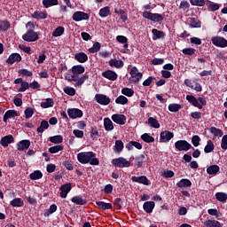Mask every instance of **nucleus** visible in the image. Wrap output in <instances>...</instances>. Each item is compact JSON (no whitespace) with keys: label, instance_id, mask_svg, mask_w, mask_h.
Returning a JSON list of instances; mask_svg holds the SVG:
<instances>
[{"label":"nucleus","instance_id":"33","mask_svg":"<svg viewBox=\"0 0 227 227\" xmlns=\"http://www.w3.org/2000/svg\"><path fill=\"white\" fill-rule=\"evenodd\" d=\"M47 129H49V121L43 120L36 131L38 132V134H43V130H47Z\"/></svg>","mask_w":227,"mask_h":227},{"label":"nucleus","instance_id":"21","mask_svg":"<svg viewBox=\"0 0 227 227\" xmlns=\"http://www.w3.org/2000/svg\"><path fill=\"white\" fill-rule=\"evenodd\" d=\"M186 100L190 104H192V106H193V107H198V109H203V106H201V104H200V102L198 101V98H196V97H194L192 95H187Z\"/></svg>","mask_w":227,"mask_h":227},{"label":"nucleus","instance_id":"48","mask_svg":"<svg viewBox=\"0 0 227 227\" xmlns=\"http://www.w3.org/2000/svg\"><path fill=\"white\" fill-rule=\"evenodd\" d=\"M64 33H65V27L59 26L54 29V31L52 32V36H55L56 38H58V36H61Z\"/></svg>","mask_w":227,"mask_h":227},{"label":"nucleus","instance_id":"55","mask_svg":"<svg viewBox=\"0 0 227 227\" xmlns=\"http://www.w3.org/2000/svg\"><path fill=\"white\" fill-rule=\"evenodd\" d=\"M114 205L116 207L117 210H121L123 207V200H121V198H116L114 200Z\"/></svg>","mask_w":227,"mask_h":227},{"label":"nucleus","instance_id":"7","mask_svg":"<svg viewBox=\"0 0 227 227\" xmlns=\"http://www.w3.org/2000/svg\"><path fill=\"white\" fill-rule=\"evenodd\" d=\"M113 166L115 168H130V161L127 160V159L123 157H119L112 160Z\"/></svg>","mask_w":227,"mask_h":227},{"label":"nucleus","instance_id":"19","mask_svg":"<svg viewBox=\"0 0 227 227\" xmlns=\"http://www.w3.org/2000/svg\"><path fill=\"white\" fill-rule=\"evenodd\" d=\"M192 186V182L185 178L181 179L179 182L176 183V187H178V189H191Z\"/></svg>","mask_w":227,"mask_h":227},{"label":"nucleus","instance_id":"52","mask_svg":"<svg viewBox=\"0 0 227 227\" xmlns=\"http://www.w3.org/2000/svg\"><path fill=\"white\" fill-rule=\"evenodd\" d=\"M10 29V21L0 20V31H8Z\"/></svg>","mask_w":227,"mask_h":227},{"label":"nucleus","instance_id":"39","mask_svg":"<svg viewBox=\"0 0 227 227\" xmlns=\"http://www.w3.org/2000/svg\"><path fill=\"white\" fill-rule=\"evenodd\" d=\"M148 125L153 129H160V123H159V121L153 117L148 118Z\"/></svg>","mask_w":227,"mask_h":227},{"label":"nucleus","instance_id":"43","mask_svg":"<svg viewBox=\"0 0 227 227\" xmlns=\"http://www.w3.org/2000/svg\"><path fill=\"white\" fill-rule=\"evenodd\" d=\"M51 143H53L54 145H59L63 143V136L61 135H56L50 137Z\"/></svg>","mask_w":227,"mask_h":227},{"label":"nucleus","instance_id":"37","mask_svg":"<svg viewBox=\"0 0 227 227\" xmlns=\"http://www.w3.org/2000/svg\"><path fill=\"white\" fill-rule=\"evenodd\" d=\"M114 13L120 15V19L121 20H122V22H127V20H129V16H127L125 11H123L122 9H115Z\"/></svg>","mask_w":227,"mask_h":227},{"label":"nucleus","instance_id":"3","mask_svg":"<svg viewBox=\"0 0 227 227\" xmlns=\"http://www.w3.org/2000/svg\"><path fill=\"white\" fill-rule=\"evenodd\" d=\"M26 27H29L28 30L22 35V39L25 42H36L40 40L38 33L35 32V24L31 21H28L26 25Z\"/></svg>","mask_w":227,"mask_h":227},{"label":"nucleus","instance_id":"29","mask_svg":"<svg viewBox=\"0 0 227 227\" xmlns=\"http://www.w3.org/2000/svg\"><path fill=\"white\" fill-rule=\"evenodd\" d=\"M104 127L106 132H110V130L114 129V125H113V121H111V119H109L108 117L104 119Z\"/></svg>","mask_w":227,"mask_h":227},{"label":"nucleus","instance_id":"41","mask_svg":"<svg viewBox=\"0 0 227 227\" xmlns=\"http://www.w3.org/2000/svg\"><path fill=\"white\" fill-rule=\"evenodd\" d=\"M30 179L31 180H40L43 178V174L42 173V171L40 170H35L34 172H32L30 175Z\"/></svg>","mask_w":227,"mask_h":227},{"label":"nucleus","instance_id":"34","mask_svg":"<svg viewBox=\"0 0 227 227\" xmlns=\"http://www.w3.org/2000/svg\"><path fill=\"white\" fill-rule=\"evenodd\" d=\"M215 149V145H214V142L212 140H207L206 146L204 147L205 153H212Z\"/></svg>","mask_w":227,"mask_h":227},{"label":"nucleus","instance_id":"14","mask_svg":"<svg viewBox=\"0 0 227 227\" xmlns=\"http://www.w3.org/2000/svg\"><path fill=\"white\" fill-rule=\"evenodd\" d=\"M60 191V198H67L68 196V192L72 191V184L67 183L65 184H62L59 188Z\"/></svg>","mask_w":227,"mask_h":227},{"label":"nucleus","instance_id":"35","mask_svg":"<svg viewBox=\"0 0 227 227\" xmlns=\"http://www.w3.org/2000/svg\"><path fill=\"white\" fill-rule=\"evenodd\" d=\"M215 199L217 201H220L221 203H226L227 201V193H224L223 192H218L215 194Z\"/></svg>","mask_w":227,"mask_h":227},{"label":"nucleus","instance_id":"18","mask_svg":"<svg viewBox=\"0 0 227 227\" xmlns=\"http://www.w3.org/2000/svg\"><path fill=\"white\" fill-rule=\"evenodd\" d=\"M16 146L19 152H24V150H27L29 146H31V141L27 139L21 140L16 145Z\"/></svg>","mask_w":227,"mask_h":227},{"label":"nucleus","instance_id":"20","mask_svg":"<svg viewBox=\"0 0 227 227\" xmlns=\"http://www.w3.org/2000/svg\"><path fill=\"white\" fill-rule=\"evenodd\" d=\"M102 77L108 79V81H116L118 79V74L113 70H106L102 73Z\"/></svg>","mask_w":227,"mask_h":227},{"label":"nucleus","instance_id":"2","mask_svg":"<svg viewBox=\"0 0 227 227\" xmlns=\"http://www.w3.org/2000/svg\"><path fill=\"white\" fill-rule=\"evenodd\" d=\"M95 157H97V154L93 152L80 153L77 154L78 161L81 164L90 163V166H98V164H100V160Z\"/></svg>","mask_w":227,"mask_h":227},{"label":"nucleus","instance_id":"50","mask_svg":"<svg viewBox=\"0 0 227 227\" xmlns=\"http://www.w3.org/2000/svg\"><path fill=\"white\" fill-rule=\"evenodd\" d=\"M100 47H102V45L100 44V43L96 42L93 44V47L90 48L88 51L90 54H95V52H98V51H100Z\"/></svg>","mask_w":227,"mask_h":227},{"label":"nucleus","instance_id":"46","mask_svg":"<svg viewBox=\"0 0 227 227\" xmlns=\"http://www.w3.org/2000/svg\"><path fill=\"white\" fill-rule=\"evenodd\" d=\"M209 132L211 134H213L215 136V137H222V136L223 134V131L221 130V129H217L215 127H211L209 129Z\"/></svg>","mask_w":227,"mask_h":227},{"label":"nucleus","instance_id":"26","mask_svg":"<svg viewBox=\"0 0 227 227\" xmlns=\"http://www.w3.org/2000/svg\"><path fill=\"white\" fill-rule=\"evenodd\" d=\"M131 159L132 160H135V164L137 168H142L143 164L145 163V159H146V157L145 156V154H140L138 156L132 157Z\"/></svg>","mask_w":227,"mask_h":227},{"label":"nucleus","instance_id":"27","mask_svg":"<svg viewBox=\"0 0 227 227\" xmlns=\"http://www.w3.org/2000/svg\"><path fill=\"white\" fill-rule=\"evenodd\" d=\"M74 59L78 61V63H86V61H88V55L84 52H78L75 53Z\"/></svg>","mask_w":227,"mask_h":227},{"label":"nucleus","instance_id":"60","mask_svg":"<svg viewBox=\"0 0 227 227\" xmlns=\"http://www.w3.org/2000/svg\"><path fill=\"white\" fill-rule=\"evenodd\" d=\"M200 142H201V138L200 137V136L195 135L192 137V145H193L195 148H197V146L200 145Z\"/></svg>","mask_w":227,"mask_h":227},{"label":"nucleus","instance_id":"44","mask_svg":"<svg viewBox=\"0 0 227 227\" xmlns=\"http://www.w3.org/2000/svg\"><path fill=\"white\" fill-rule=\"evenodd\" d=\"M141 139L144 143H155V138L150 136L148 133H145L141 136Z\"/></svg>","mask_w":227,"mask_h":227},{"label":"nucleus","instance_id":"36","mask_svg":"<svg viewBox=\"0 0 227 227\" xmlns=\"http://www.w3.org/2000/svg\"><path fill=\"white\" fill-rule=\"evenodd\" d=\"M189 26L190 27L200 28L201 27V21H200L199 20H196V18H190Z\"/></svg>","mask_w":227,"mask_h":227},{"label":"nucleus","instance_id":"45","mask_svg":"<svg viewBox=\"0 0 227 227\" xmlns=\"http://www.w3.org/2000/svg\"><path fill=\"white\" fill-rule=\"evenodd\" d=\"M44 8H51V6H58V0H43Z\"/></svg>","mask_w":227,"mask_h":227},{"label":"nucleus","instance_id":"23","mask_svg":"<svg viewBox=\"0 0 227 227\" xmlns=\"http://www.w3.org/2000/svg\"><path fill=\"white\" fill-rule=\"evenodd\" d=\"M152 34H153V40H160V38L166 37V33L157 28H153Z\"/></svg>","mask_w":227,"mask_h":227},{"label":"nucleus","instance_id":"13","mask_svg":"<svg viewBox=\"0 0 227 227\" xmlns=\"http://www.w3.org/2000/svg\"><path fill=\"white\" fill-rule=\"evenodd\" d=\"M67 114L69 118L72 120H75V118H82V112L79 108H69L67 110Z\"/></svg>","mask_w":227,"mask_h":227},{"label":"nucleus","instance_id":"49","mask_svg":"<svg viewBox=\"0 0 227 227\" xmlns=\"http://www.w3.org/2000/svg\"><path fill=\"white\" fill-rule=\"evenodd\" d=\"M205 226L207 227H221V223L217 220H207L205 222Z\"/></svg>","mask_w":227,"mask_h":227},{"label":"nucleus","instance_id":"47","mask_svg":"<svg viewBox=\"0 0 227 227\" xmlns=\"http://www.w3.org/2000/svg\"><path fill=\"white\" fill-rule=\"evenodd\" d=\"M180 109H182V105L180 104L173 103L168 105V111L170 113H178Z\"/></svg>","mask_w":227,"mask_h":227},{"label":"nucleus","instance_id":"5","mask_svg":"<svg viewBox=\"0 0 227 227\" xmlns=\"http://www.w3.org/2000/svg\"><path fill=\"white\" fill-rule=\"evenodd\" d=\"M129 74L131 77L129 78V82H134L135 84H137L141 79H143V73L139 72V69L137 67H133L130 71Z\"/></svg>","mask_w":227,"mask_h":227},{"label":"nucleus","instance_id":"8","mask_svg":"<svg viewBox=\"0 0 227 227\" xmlns=\"http://www.w3.org/2000/svg\"><path fill=\"white\" fill-rule=\"evenodd\" d=\"M213 45L224 49L227 47V40L223 36H214L211 39Z\"/></svg>","mask_w":227,"mask_h":227},{"label":"nucleus","instance_id":"22","mask_svg":"<svg viewBox=\"0 0 227 227\" xmlns=\"http://www.w3.org/2000/svg\"><path fill=\"white\" fill-rule=\"evenodd\" d=\"M96 205L98 210H102L103 212L106 210H113V204L104 202V201H96Z\"/></svg>","mask_w":227,"mask_h":227},{"label":"nucleus","instance_id":"57","mask_svg":"<svg viewBox=\"0 0 227 227\" xmlns=\"http://www.w3.org/2000/svg\"><path fill=\"white\" fill-rule=\"evenodd\" d=\"M34 19H47V13L43 12H35L34 15H33Z\"/></svg>","mask_w":227,"mask_h":227},{"label":"nucleus","instance_id":"64","mask_svg":"<svg viewBox=\"0 0 227 227\" xmlns=\"http://www.w3.org/2000/svg\"><path fill=\"white\" fill-rule=\"evenodd\" d=\"M222 150H227V135H224L221 142Z\"/></svg>","mask_w":227,"mask_h":227},{"label":"nucleus","instance_id":"10","mask_svg":"<svg viewBox=\"0 0 227 227\" xmlns=\"http://www.w3.org/2000/svg\"><path fill=\"white\" fill-rule=\"evenodd\" d=\"M175 137V134L169 130L162 131L160 134V143H169Z\"/></svg>","mask_w":227,"mask_h":227},{"label":"nucleus","instance_id":"30","mask_svg":"<svg viewBox=\"0 0 227 227\" xmlns=\"http://www.w3.org/2000/svg\"><path fill=\"white\" fill-rule=\"evenodd\" d=\"M41 107L43 109H49V107H54V99L48 98L45 101L41 103Z\"/></svg>","mask_w":227,"mask_h":227},{"label":"nucleus","instance_id":"51","mask_svg":"<svg viewBox=\"0 0 227 227\" xmlns=\"http://www.w3.org/2000/svg\"><path fill=\"white\" fill-rule=\"evenodd\" d=\"M129 98L127 97L121 95L115 99V103L120 104L121 106H125V104H128Z\"/></svg>","mask_w":227,"mask_h":227},{"label":"nucleus","instance_id":"15","mask_svg":"<svg viewBox=\"0 0 227 227\" xmlns=\"http://www.w3.org/2000/svg\"><path fill=\"white\" fill-rule=\"evenodd\" d=\"M12 143H15V138L13 135H7L1 138L0 145L4 148H8V145H12Z\"/></svg>","mask_w":227,"mask_h":227},{"label":"nucleus","instance_id":"38","mask_svg":"<svg viewBox=\"0 0 227 227\" xmlns=\"http://www.w3.org/2000/svg\"><path fill=\"white\" fill-rule=\"evenodd\" d=\"M109 66L114 67L115 68H121V67H123V62L121 60H118L116 59H111L109 60Z\"/></svg>","mask_w":227,"mask_h":227},{"label":"nucleus","instance_id":"58","mask_svg":"<svg viewBox=\"0 0 227 227\" xmlns=\"http://www.w3.org/2000/svg\"><path fill=\"white\" fill-rule=\"evenodd\" d=\"M122 95H125V97H133L134 96V90L129 89V88H123L121 90Z\"/></svg>","mask_w":227,"mask_h":227},{"label":"nucleus","instance_id":"28","mask_svg":"<svg viewBox=\"0 0 227 227\" xmlns=\"http://www.w3.org/2000/svg\"><path fill=\"white\" fill-rule=\"evenodd\" d=\"M15 116H18L17 111L16 110H8L5 112L4 114V121L6 123L8 120L11 118H15Z\"/></svg>","mask_w":227,"mask_h":227},{"label":"nucleus","instance_id":"16","mask_svg":"<svg viewBox=\"0 0 227 227\" xmlns=\"http://www.w3.org/2000/svg\"><path fill=\"white\" fill-rule=\"evenodd\" d=\"M112 120L113 121H114V123H117L118 125H125V122L127 121V117L124 114H114L112 115Z\"/></svg>","mask_w":227,"mask_h":227},{"label":"nucleus","instance_id":"17","mask_svg":"<svg viewBox=\"0 0 227 227\" xmlns=\"http://www.w3.org/2000/svg\"><path fill=\"white\" fill-rule=\"evenodd\" d=\"M22 61V57L19 53H12L6 59L8 65H13V63H20Z\"/></svg>","mask_w":227,"mask_h":227},{"label":"nucleus","instance_id":"63","mask_svg":"<svg viewBox=\"0 0 227 227\" xmlns=\"http://www.w3.org/2000/svg\"><path fill=\"white\" fill-rule=\"evenodd\" d=\"M64 92L67 95H69V97H74L75 95V89L72 88V87H66L64 89Z\"/></svg>","mask_w":227,"mask_h":227},{"label":"nucleus","instance_id":"11","mask_svg":"<svg viewBox=\"0 0 227 227\" xmlns=\"http://www.w3.org/2000/svg\"><path fill=\"white\" fill-rule=\"evenodd\" d=\"M95 100L98 104H100V106H109V104H111V98L104 94H96Z\"/></svg>","mask_w":227,"mask_h":227},{"label":"nucleus","instance_id":"1","mask_svg":"<svg viewBox=\"0 0 227 227\" xmlns=\"http://www.w3.org/2000/svg\"><path fill=\"white\" fill-rule=\"evenodd\" d=\"M70 71L72 74L66 73L64 77L68 82H75L74 86H82L83 82L90 79V73L86 72V68L82 65L73 66ZM84 72L86 73L84 74ZM82 74H84L79 76Z\"/></svg>","mask_w":227,"mask_h":227},{"label":"nucleus","instance_id":"56","mask_svg":"<svg viewBox=\"0 0 227 227\" xmlns=\"http://www.w3.org/2000/svg\"><path fill=\"white\" fill-rule=\"evenodd\" d=\"M63 145H54L49 148L50 153H58L59 152H62Z\"/></svg>","mask_w":227,"mask_h":227},{"label":"nucleus","instance_id":"42","mask_svg":"<svg viewBox=\"0 0 227 227\" xmlns=\"http://www.w3.org/2000/svg\"><path fill=\"white\" fill-rule=\"evenodd\" d=\"M10 205H12V207H24V201L20 198H15L10 202Z\"/></svg>","mask_w":227,"mask_h":227},{"label":"nucleus","instance_id":"32","mask_svg":"<svg viewBox=\"0 0 227 227\" xmlns=\"http://www.w3.org/2000/svg\"><path fill=\"white\" fill-rule=\"evenodd\" d=\"M221 171V168L218 167V165H210L207 168V175H216Z\"/></svg>","mask_w":227,"mask_h":227},{"label":"nucleus","instance_id":"61","mask_svg":"<svg viewBox=\"0 0 227 227\" xmlns=\"http://www.w3.org/2000/svg\"><path fill=\"white\" fill-rule=\"evenodd\" d=\"M21 87L18 89V91L20 93H24V91H26V90H29V82H21Z\"/></svg>","mask_w":227,"mask_h":227},{"label":"nucleus","instance_id":"31","mask_svg":"<svg viewBox=\"0 0 227 227\" xmlns=\"http://www.w3.org/2000/svg\"><path fill=\"white\" fill-rule=\"evenodd\" d=\"M99 17L102 19H106V17H109L111 15V7L106 6L99 10Z\"/></svg>","mask_w":227,"mask_h":227},{"label":"nucleus","instance_id":"25","mask_svg":"<svg viewBox=\"0 0 227 227\" xmlns=\"http://www.w3.org/2000/svg\"><path fill=\"white\" fill-rule=\"evenodd\" d=\"M143 208L146 214H152L153 209L155 208V202L153 201H146L143 205Z\"/></svg>","mask_w":227,"mask_h":227},{"label":"nucleus","instance_id":"6","mask_svg":"<svg viewBox=\"0 0 227 227\" xmlns=\"http://www.w3.org/2000/svg\"><path fill=\"white\" fill-rule=\"evenodd\" d=\"M175 148L178 152H189L192 148V145L187 140H177L175 143Z\"/></svg>","mask_w":227,"mask_h":227},{"label":"nucleus","instance_id":"53","mask_svg":"<svg viewBox=\"0 0 227 227\" xmlns=\"http://www.w3.org/2000/svg\"><path fill=\"white\" fill-rule=\"evenodd\" d=\"M123 141L121 140H116L115 141V145H114V152H116L117 153H120V152H121L123 150Z\"/></svg>","mask_w":227,"mask_h":227},{"label":"nucleus","instance_id":"40","mask_svg":"<svg viewBox=\"0 0 227 227\" xmlns=\"http://www.w3.org/2000/svg\"><path fill=\"white\" fill-rule=\"evenodd\" d=\"M72 203L74 205H86V200L82 199L81 196H74L71 199Z\"/></svg>","mask_w":227,"mask_h":227},{"label":"nucleus","instance_id":"4","mask_svg":"<svg viewBox=\"0 0 227 227\" xmlns=\"http://www.w3.org/2000/svg\"><path fill=\"white\" fill-rule=\"evenodd\" d=\"M142 17L144 19H147V20H151V22H158L159 24L164 20V15L160 13H153L148 11L143 12Z\"/></svg>","mask_w":227,"mask_h":227},{"label":"nucleus","instance_id":"24","mask_svg":"<svg viewBox=\"0 0 227 227\" xmlns=\"http://www.w3.org/2000/svg\"><path fill=\"white\" fill-rule=\"evenodd\" d=\"M134 147L137 148V150H143V145L137 141H130L126 145V148L129 152H130V150H134Z\"/></svg>","mask_w":227,"mask_h":227},{"label":"nucleus","instance_id":"62","mask_svg":"<svg viewBox=\"0 0 227 227\" xmlns=\"http://www.w3.org/2000/svg\"><path fill=\"white\" fill-rule=\"evenodd\" d=\"M192 6H205V0H190Z\"/></svg>","mask_w":227,"mask_h":227},{"label":"nucleus","instance_id":"54","mask_svg":"<svg viewBox=\"0 0 227 227\" xmlns=\"http://www.w3.org/2000/svg\"><path fill=\"white\" fill-rule=\"evenodd\" d=\"M183 54L184 56H194L196 54V49L194 48H184L182 50Z\"/></svg>","mask_w":227,"mask_h":227},{"label":"nucleus","instance_id":"59","mask_svg":"<svg viewBox=\"0 0 227 227\" xmlns=\"http://www.w3.org/2000/svg\"><path fill=\"white\" fill-rule=\"evenodd\" d=\"M33 114H35V109H33L31 107L26 108V110H25V118H27V120H29V118H32Z\"/></svg>","mask_w":227,"mask_h":227},{"label":"nucleus","instance_id":"12","mask_svg":"<svg viewBox=\"0 0 227 227\" xmlns=\"http://www.w3.org/2000/svg\"><path fill=\"white\" fill-rule=\"evenodd\" d=\"M131 180L136 184H142V185H152V182L148 180V177H146V176H133L131 177Z\"/></svg>","mask_w":227,"mask_h":227},{"label":"nucleus","instance_id":"9","mask_svg":"<svg viewBox=\"0 0 227 227\" xmlns=\"http://www.w3.org/2000/svg\"><path fill=\"white\" fill-rule=\"evenodd\" d=\"M74 22H81V20H90V15L84 12L77 11L72 16Z\"/></svg>","mask_w":227,"mask_h":227}]
</instances>
